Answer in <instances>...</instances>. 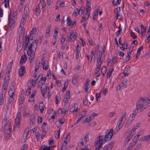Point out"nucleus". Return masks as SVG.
I'll return each mask as SVG.
<instances>
[{
  "instance_id": "1",
  "label": "nucleus",
  "mask_w": 150,
  "mask_h": 150,
  "mask_svg": "<svg viewBox=\"0 0 150 150\" xmlns=\"http://www.w3.org/2000/svg\"><path fill=\"white\" fill-rule=\"evenodd\" d=\"M136 105V109L133 112L132 115H130L132 118H134L135 116L138 113V109H140L141 111H142L150 106V99L145 97H141L137 102Z\"/></svg>"
},
{
  "instance_id": "2",
  "label": "nucleus",
  "mask_w": 150,
  "mask_h": 150,
  "mask_svg": "<svg viewBox=\"0 0 150 150\" xmlns=\"http://www.w3.org/2000/svg\"><path fill=\"white\" fill-rule=\"evenodd\" d=\"M2 130L6 131L10 133L11 131V122L6 119H4L2 121Z\"/></svg>"
},
{
  "instance_id": "3",
  "label": "nucleus",
  "mask_w": 150,
  "mask_h": 150,
  "mask_svg": "<svg viewBox=\"0 0 150 150\" xmlns=\"http://www.w3.org/2000/svg\"><path fill=\"white\" fill-rule=\"evenodd\" d=\"M107 140H105V136H99V138H98L97 141L95 142V144L96 145H98V146H96V148L94 150H99L101 148L104 142H107Z\"/></svg>"
},
{
  "instance_id": "4",
  "label": "nucleus",
  "mask_w": 150,
  "mask_h": 150,
  "mask_svg": "<svg viewBox=\"0 0 150 150\" xmlns=\"http://www.w3.org/2000/svg\"><path fill=\"white\" fill-rule=\"evenodd\" d=\"M18 14V12L16 11L13 13V16H12L10 14L8 15L9 24L11 26L13 23H14L16 21L17 16Z\"/></svg>"
},
{
  "instance_id": "5",
  "label": "nucleus",
  "mask_w": 150,
  "mask_h": 150,
  "mask_svg": "<svg viewBox=\"0 0 150 150\" xmlns=\"http://www.w3.org/2000/svg\"><path fill=\"white\" fill-rule=\"evenodd\" d=\"M21 112H18L16 116L15 120V123L14 125V128H18L21 122Z\"/></svg>"
},
{
  "instance_id": "6",
  "label": "nucleus",
  "mask_w": 150,
  "mask_h": 150,
  "mask_svg": "<svg viewBox=\"0 0 150 150\" xmlns=\"http://www.w3.org/2000/svg\"><path fill=\"white\" fill-rule=\"evenodd\" d=\"M113 134L112 129H110L107 131L105 134V140L107 141L110 140L112 138Z\"/></svg>"
},
{
  "instance_id": "7",
  "label": "nucleus",
  "mask_w": 150,
  "mask_h": 150,
  "mask_svg": "<svg viewBox=\"0 0 150 150\" xmlns=\"http://www.w3.org/2000/svg\"><path fill=\"white\" fill-rule=\"evenodd\" d=\"M26 71L25 66L21 65L19 70L18 74L20 77H22L24 75Z\"/></svg>"
},
{
  "instance_id": "8",
  "label": "nucleus",
  "mask_w": 150,
  "mask_h": 150,
  "mask_svg": "<svg viewBox=\"0 0 150 150\" xmlns=\"http://www.w3.org/2000/svg\"><path fill=\"white\" fill-rule=\"evenodd\" d=\"M78 105L77 104H75L74 105L70 108V111L71 112H73V114L76 115L77 114V112H78Z\"/></svg>"
},
{
  "instance_id": "9",
  "label": "nucleus",
  "mask_w": 150,
  "mask_h": 150,
  "mask_svg": "<svg viewBox=\"0 0 150 150\" xmlns=\"http://www.w3.org/2000/svg\"><path fill=\"white\" fill-rule=\"evenodd\" d=\"M125 114L122 116V117L121 118V120H120V123L119 124V125L116 127L115 128V129L114 131V133L115 134H116L120 130V129L122 127H120V124L121 123V122L124 119V120H125L126 119V116L125 115Z\"/></svg>"
},
{
  "instance_id": "10",
  "label": "nucleus",
  "mask_w": 150,
  "mask_h": 150,
  "mask_svg": "<svg viewBox=\"0 0 150 150\" xmlns=\"http://www.w3.org/2000/svg\"><path fill=\"white\" fill-rule=\"evenodd\" d=\"M41 89L42 93H45L47 91V90H48L49 91H50L49 87H47L46 84H44L43 83L42 85L41 86Z\"/></svg>"
},
{
  "instance_id": "11",
  "label": "nucleus",
  "mask_w": 150,
  "mask_h": 150,
  "mask_svg": "<svg viewBox=\"0 0 150 150\" xmlns=\"http://www.w3.org/2000/svg\"><path fill=\"white\" fill-rule=\"evenodd\" d=\"M127 81H128L127 79H124L120 83L121 87L123 88H126L128 84Z\"/></svg>"
},
{
  "instance_id": "12",
  "label": "nucleus",
  "mask_w": 150,
  "mask_h": 150,
  "mask_svg": "<svg viewBox=\"0 0 150 150\" xmlns=\"http://www.w3.org/2000/svg\"><path fill=\"white\" fill-rule=\"evenodd\" d=\"M6 92L4 93V94L3 93H1L0 95V105H2L4 103V99L5 98V94Z\"/></svg>"
},
{
  "instance_id": "13",
  "label": "nucleus",
  "mask_w": 150,
  "mask_h": 150,
  "mask_svg": "<svg viewBox=\"0 0 150 150\" xmlns=\"http://www.w3.org/2000/svg\"><path fill=\"white\" fill-rule=\"evenodd\" d=\"M10 96V98H9L8 99V102L7 103V104H6V107L7 108V109H8L9 107H8V106L9 104H11L13 100V96L14 95H11V94H10V95H9Z\"/></svg>"
},
{
  "instance_id": "14",
  "label": "nucleus",
  "mask_w": 150,
  "mask_h": 150,
  "mask_svg": "<svg viewBox=\"0 0 150 150\" xmlns=\"http://www.w3.org/2000/svg\"><path fill=\"white\" fill-rule=\"evenodd\" d=\"M27 60V57L26 55H23L21 57V60L20 62V64H22L25 63Z\"/></svg>"
},
{
  "instance_id": "15",
  "label": "nucleus",
  "mask_w": 150,
  "mask_h": 150,
  "mask_svg": "<svg viewBox=\"0 0 150 150\" xmlns=\"http://www.w3.org/2000/svg\"><path fill=\"white\" fill-rule=\"evenodd\" d=\"M38 41V40H35L30 46V48L31 47H33L36 49L37 47Z\"/></svg>"
},
{
  "instance_id": "16",
  "label": "nucleus",
  "mask_w": 150,
  "mask_h": 150,
  "mask_svg": "<svg viewBox=\"0 0 150 150\" xmlns=\"http://www.w3.org/2000/svg\"><path fill=\"white\" fill-rule=\"evenodd\" d=\"M34 35V34H33V35H30H30L28 36H27V35H26L25 36V42L28 41V42H29L30 40H33L34 39L33 37Z\"/></svg>"
},
{
  "instance_id": "17",
  "label": "nucleus",
  "mask_w": 150,
  "mask_h": 150,
  "mask_svg": "<svg viewBox=\"0 0 150 150\" xmlns=\"http://www.w3.org/2000/svg\"><path fill=\"white\" fill-rule=\"evenodd\" d=\"M141 28L142 30V36H144L146 32V28H145L143 25H141Z\"/></svg>"
},
{
  "instance_id": "18",
  "label": "nucleus",
  "mask_w": 150,
  "mask_h": 150,
  "mask_svg": "<svg viewBox=\"0 0 150 150\" xmlns=\"http://www.w3.org/2000/svg\"><path fill=\"white\" fill-rule=\"evenodd\" d=\"M11 85L13 86V87L9 90L8 93L9 95H10V94L11 93V95H14V93L15 92V89L14 87V85H13V83H12Z\"/></svg>"
},
{
  "instance_id": "19",
  "label": "nucleus",
  "mask_w": 150,
  "mask_h": 150,
  "mask_svg": "<svg viewBox=\"0 0 150 150\" xmlns=\"http://www.w3.org/2000/svg\"><path fill=\"white\" fill-rule=\"evenodd\" d=\"M35 119L34 114L31 115L30 116V124L31 125H33L35 124Z\"/></svg>"
},
{
  "instance_id": "20",
  "label": "nucleus",
  "mask_w": 150,
  "mask_h": 150,
  "mask_svg": "<svg viewBox=\"0 0 150 150\" xmlns=\"http://www.w3.org/2000/svg\"><path fill=\"white\" fill-rule=\"evenodd\" d=\"M51 25L50 24L48 25V28H47L46 30V32L45 34V36L48 37L50 36V32L51 28Z\"/></svg>"
},
{
  "instance_id": "21",
  "label": "nucleus",
  "mask_w": 150,
  "mask_h": 150,
  "mask_svg": "<svg viewBox=\"0 0 150 150\" xmlns=\"http://www.w3.org/2000/svg\"><path fill=\"white\" fill-rule=\"evenodd\" d=\"M134 120V118H132L131 117V116H130L129 120L128 121L127 124L125 126V127H127L129 126L131 124L132 121Z\"/></svg>"
},
{
  "instance_id": "22",
  "label": "nucleus",
  "mask_w": 150,
  "mask_h": 150,
  "mask_svg": "<svg viewBox=\"0 0 150 150\" xmlns=\"http://www.w3.org/2000/svg\"><path fill=\"white\" fill-rule=\"evenodd\" d=\"M45 108V105L43 102L40 103L39 105V109L41 113H43Z\"/></svg>"
},
{
  "instance_id": "23",
  "label": "nucleus",
  "mask_w": 150,
  "mask_h": 150,
  "mask_svg": "<svg viewBox=\"0 0 150 150\" xmlns=\"http://www.w3.org/2000/svg\"><path fill=\"white\" fill-rule=\"evenodd\" d=\"M113 145L111 144H109L105 146L103 150H111Z\"/></svg>"
},
{
  "instance_id": "24",
  "label": "nucleus",
  "mask_w": 150,
  "mask_h": 150,
  "mask_svg": "<svg viewBox=\"0 0 150 150\" xmlns=\"http://www.w3.org/2000/svg\"><path fill=\"white\" fill-rule=\"evenodd\" d=\"M50 146L47 147L45 146L44 145H43L40 148V150H50Z\"/></svg>"
},
{
  "instance_id": "25",
  "label": "nucleus",
  "mask_w": 150,
  "mask_h": 150,
  "mask_svg": "<svg viewBox=\"0 0 150 150\" xmlns=\"http://www.w3.org/2000/svg\"><path fill=\"white\" fill-rule=\"evenodd\" d=\"M7 85L8 83H7V81H6L5 83H4V85L2 88V93H3V94H4V92L3 91L5 90L6 89ZM5 92H4V93Z\"/></svg>"
},
{
  "instance_id": "26",
  "label": "nucleus",
  "mask_w": 150,
  "mask_h": 150,
  "mask_svg": "<svg viewBox=\"0 0 150 150\" xmlns=\"http://www.w3.org/2000/svg\"><path fill=\"white\" fill-rule=\"evenodd\" d=\"M107 67L106 66H104L101 69V72L103 75H104L106 72L107 70Z\"/></svg>"
},
{
  "instance_id": "27",
  "label": "nucleus",
  "mask_w": 150,
  "mask_h": 150,
  "mask_svg": "<svg viewBox=\"0 0 150 150\" xmlns=\"http://www.w3.org/2000/svg\"><path fill=\"white\" fill-rule=\"evenodd\" d=\"M69 142V140H65V139L64 140V141L62 144V148H64V149H65V147L67 146V144Z\"/></svg>"
},
{
  "instance_id": "28",
  "label": "nucleus",
  "mask_w": 150,
  "mask_h": 150,
  "mask_svg": "<svg viewBox=\"0 0 150 150\" xmlns=\"http://www.w3.org/2000/svg\"><path fill=\"white\" fill-rule=\"evenodd\" d=\"M28 50L27 52V53L28 54H29L30 55H31L33 53V50H32V49H33L34 48L33 47H31L30 48V46L28 47Z\"/></svg>"
},
{
  "instance_id": "29",
  "label": "nucleus",
  "mask_w": 150,
  "mask_h": 150,
  "mask_svg": "<svg viewBox=\"0 0 150 150\" xmlns=\"http://www.w3.org/2000/svg\"><path fill=\"white\" fill-rule=\"evenodd\" d=\"M68 84V81H66L64 85V87L62 89V91L63 93L67 89V86Z\"/></svg>"
},
{
  "instance_id": "30",
  "label": "nucleus",
  "mask_w": 150,
  "mask_h": 150,
  "mask_svg": "<svg viewBox=\"0 0 150 150\" xmlns=\"http://www.w3.org/2000/svg\"><path fill=\"white\" fill-rule=\"evenodd\" d=\"M114 69H112L108 71V72L107 73V78H109L111 76L112 73Z\"/></svg>"
},
{
  "instance_id": "31",
  "label": "nucleus",
  "mask_w": 150,
  "mask_h": 150,
  "mask_svg": "<svg viewBox=\"0 0 150 150\" xmlns=\"http://www.w3.org/2000/svg\"><path fill=\"white\" fill-rule=\"evenodd\" d=\"M89 13L87 12L86 13H84L83 16V18L86 20H87L89 17Z\"/></svg>"
},
{
  "instance_id": "32",
  "label": "nucleus",
  "mask_w": 150,
  "mask_h": 150,
  "mask_svg": "<svg viewBox=\"0 0 150 150\" xmlns=\"http://www.w3.org/2000/svg\"><path fill=\"white\" fill-rule=\"evenodd\" d=\"M100 69V68L98 69V68H96L95 72V74H96V77H98L100 76V73L99 72V71Z\"/></svg>"
},
{
  "instance_id": "33",
  "label": "nucleus",
  "mask_w": 150,
  "mask_h": 150,
  "mask_svg": "<svg viewBox=\"0 0 150 150\" xmlns=\"http://www.w3.org/2000/svg\"><path fill=\"white\" fill-rule=\"evenodd\" d=\"M26 20L22 18L21 23V27L22 28L24 27V24L26 22Z\"/></svg>"
},
{
  "instance_id": "34",
  "label": "nucleus",
  "mask_w": 150,
  "mask_h": 150,
  "mask_svg": "<svg viewBox=\"0 0 150 150\" xmlns=\"http://www.w3.org/2000/svg\"><path fill=\"white\" fill-rule=\"evenodd\" d=\"M129 68L128 67L125 69L123 72V74H124L125 76H127L129 74V72L128 70L129 69Z\"/></svg>"
},
{
  "instance_id": "35",
  "label": "nucleus",
  "mask_w": 150,
  "mask_h": 150,
  "mask_svg": "<svg viewBox=\"0 0 150 150\" xmlns=\"http://www.w3.org/2000/svg\"><path fill=\"white\" fill-rule=\"evenodd\" d=\"M147 137L145 136L141 138L139 140L141 141H149V139H147Z\"/></svg>"
},
{
  "instance_id": "36",
  "label": "nucleus",
  "mask_w": 150,
  "mask_h": 150,
  "mask_svg": "<svg viewBox=\"0 0 150 150\" xmlns=\"http://www.w3.org/2000/svg\"><path fill=\"white\" fill-rule=\"evenodd\" d=\"M128 44V43H125L122 45V47H120L121 48H123V49H122V51H124L127 48V46Z\"/></svg>"
},
{
  "instance_id": "37",
  "label": "nucleus",
  "mask_w": 150,
  "mask_h": 150,
  "mask_svg": "<svg viewBox=\"0 0 150 150\" xmlns=\"http://www.w3.org/2000/svg\"><path fill=\"white\" fill-rule=\"evenodd\" d=\"M67 25L68 26H70L72 22L71 21V19L69 16H68L67 19Z\"/></svg>"
},
{
  "instance_id": "38",
  "label": "nucleus",
  "mask_w": 150,
  "mask_h": 150,
  "mask_svg": "<svg viewBox=\"0 0 150 150\" xmlns=\"http://www.w3.org/2000/svg\"><path fill=\"white\" fill-rule=\"evenodd\" d=\"M39 7H36L35 9V13L36 16H38L40 12H39Z\"/></svg>"
},
{
  "instance_id": "39",
  "label": "nucleus",
  "mask_w": 150,
  "mask_h": 150,
  "mask_svg": "<svg viewBox=\"0 0 150 150\" xmlns=\"http://www.w3.org/2000/svg\"><path fill=\"white\" fill-rule=\"evenodd\" d=\"M40 63L39 62L38 63H36L35 65V72L37 71V70L38 69L40 65Z\"/></svg>"
},
{
  "instance_id": "40",
  "label": "nucleus",
  "mask_w": 150,
  "mask_h": 150,
  "mask_svg": "<svg viewBox=\"0 0 150 150\" xmlns=\"http://www.w3.org/2000/svg\"><path fill=\"white\" fill-rule=\"evenodd\" d=\"M134 133H135L133 132L132 131H130L129 133L128 134L127 137H128L129 139H131Z\"/></svg>"
},
{
  "instance_id": "41",
  "label": "nucleus",
  "mask_w": 150,
  "mask_h": 150,
  "mask_svg": "<svg viewBox=\"0 0 150 150\" xmlns=\"http://www.w3.org/2000/svg\"><path fill=\"white\" fill-rule=\"evenodd\" d=\"M72 83L74 84H76L77 83V78L75 75L73 76L72 78Z\"/></svg>"
},
{
  "instance_id": "42",
  "label": "nucleus",
  "mask_w": 150,
  "mask_h": 150,
  "mask_svg": "<svg viewBox=\"0 0 150 150\" xmlns=\"http://www.w3.org/2000/svg\"><path fill=\"white\" fill-rule=\"evenodd\" d=\"M23 46H21L20 44L18 45H17V51L18 52H20L22 50Z\"/></svg>"
},
{
  "instance_id": "43",
  "label": "nucleus",
  "mask_w": 150,
  "mask_h": 150,
  "mask_svg": "<svg viewBox=\"0 0 150 150\" xmlns=\"http://www.w3.org/2000/svg\"><path fill=\"white\" fill-rule=\"evenodd\" d=\"M95 55L94 54V52L93 50L91 51V61H92L95 59Z\"/></svg>"
},
{
  "instance_id": "44",
  "label": "nucleus",
  "mask_w": 150,
  "mask_h": 150,
  "mask_svg": "<svg viewBox=\"0 0 150 150\" xmlns=\"http://www.w3.org/2000/svg\"><path fill=\"white\" fill-rule=\"evenodd\" d=\"M130 56L129 55V54L127 55L126 58L123 61V62L124 63H125L126 62H127L129 59L130 58Z\"/></svg>"
},
{
  "instance_id": "45",
  "label": "nucleus",
  "mask_w": 150,
  "mask_h": 150,
  "mask_svg": "<svg viewBox=\"0 0 150 150\" xmlns=\"http://www.w3.org/2000/svg\"><path fill=\"white\" fill-rule=\"evenodd\" d=\"M10 133L6 132L5 133V139H9L10 137Z\"/></svg>"
},
{
  "instance_id": "46",
  "label": "nucleus",
  "mask_w": 150,
  "mask_h": 150,
  "mask_svg": "<svg viewBox=\"0 0 150 150\" xmlns=\"http://www.w3.org/2000/svg\"><path fill=\"white\" fill-rule=\"evenodd\" d=\"M37 30L36 28H33L32 30H31L30 32V35L32 34V35H33V34L35 35L34 33H35Z\"/></svg>"
},
{
  "instance_id": "47",
  "label": "nucleus",
  "mask_w": 150,
  "mask_h": 150,
  "mask_svg": "<svg viewBox=\"0 0 150 150\" xmlns=\"http://www.w3.org/2000/svg\"><path fill=\"white\" fill-rule=\"evenodd\" d=\"M69 99V96H66L64 98L63 101L65 103H67Z\"/></svg>"
},
{
  "instance_id": "48",
  "label": "nucleus",
  "mask_w": 150,
  "mask_h": 150,
  "mask_svg": "<svg viewBox=\"0 0 150 150\" xmlns=\"http://www.w3.org/2000/svg\"><path fill=\"white\" fill-rule=\"evenodd\" d=\"M24 97L23 96H21L19 100V102L20 104H22L24 101Z\"/></svg>"
},
{
  "instance_id": "49",
  "label": "nucleus",
  "mask_w": 150,
  "mask_h": 150,
  "mask_svg": "<svg viewBox=\"0 0 150 150\" xmlns=\"http://www.w3.org/2000/svg\"><path fill=\"white\" fill-rule=\"evenodd\" d=\"M42 11H45V7L46 6V4L45 1H43L42 3Z\"/></svg>"
},
{
  "instance_id": "50",
  "label": "nucleus",
  "mask_w": 150,
  "mask_h": 150,
  "mask_svg": "<svg viewBox=\"0 0 150 150\" xmlns=\"http://www.w3.org/2000/svg\"><path fill=\"white\" fill-rule=\"evenodd\" d=\"M43 63V69L45 70H47L48 68V66L46 64L45 62H44Z\"/></svg>"
},
{
  "instance_id": "51",
  "label": "nucleus",
  "mask_w": 150,
  "mask_h": 150,
  "mask_svg": "<svg viewBox=\"0 0 150 150\" xmlns=\"http://www.w3.org/2000/svg\"><path fill=\"white\" fill-rule=\"evenodd\" d=\"M28 149V145L27 144H25L22 146L21 148V150H27Z\"/></svg>"
},
{
  "instance_id": "52",
  "label": "nucleus",
  "mask_w": 150,
  "mask_h": 150,
  "mask_svg": "<svg viewBox=\"0 0 150 150\" xmlns=\"http://www.w3.org/2000/svg\"><path fill=\"white\" fill-rule=\"evenodd\" d=\"M84 142H87L88 140V136H85L82 140Z\"/></svg>"
},
{
  "instance_id": "53",
  "label": "nucleus",
  "mask_w": 150,
  "mask_h": 150,
  "mask_svg": "<svg viewBox=\"0 0 150 150\" xmlns=\"http://www.w3.org/2000/svg\"><path fill=\"white\" fill-rule=\"evenodd\" d=\"M88 100L87 98H86L85 99L83 100V105H86L88 104Z\"/></svg>"
},
{
  "instance_id": "54",
  "label": "nucleus",
  "mask_w": 150,
  "mask_h": 150,
  "mask_svg": "<svg viewBox=\"0 0 150 150\" xmlns=\"http://www.w3.org/2000/svg\"><path fill=\"white\" fill-rule=\"evenodd\" d=\"M65 41V38L64 37L63 35H62L61 40V43L62 45H63Z\"/></svg>"
},
{
  "instance_id": "55",
  "label": "nucleus",
  "mask_w": 150,
  "mask_h": 150,
  "mask_svg": "<svg viewBox=\"0 0 150 150\" xmlns=\"http://www.w3.org/2000/svg\"><path fill=\"white\" fill-rule=\"evenodd\" d=\"M31 89V88L30 87H29L28 89H27L26 95L27 96H28L30 94Z\"/></svg>"
},
{
  "instance_id": "56",
  "label": "nucleus",
  "mask_w": 150,
  "mask_h": 150,
  "mask_svg": "<svg viewBox=\"0 0 150 150\" xmlns=\"http://www.w3.org/2000/svg\"><path fill=\"white\" fill-rule=\"evenodd\" d=\"M97 9V11L95 13H94L93 14V20H96V18H95V17H96V15H98V9Z\"/></svg>"
},
{
  "instance_id": "57",
  "label": "nucleus",
  "mask_w": 150,
  "mask_h": 150,
  "mask_svg": "<svg viewBox=\"0 0 150 150\" xmlns=\"http://www.w3.org/2000/svg\"><path fill=\"white\" fill-rule=\"evenodd\" d=\"M130 34L131 36L133 38L136 39L137 38L134 33L132 31L130 32Z\"/></svg>"
},
{
  "instance_id": "58",
  "label": "nucleus",
  "mask_w": 150,
  "mask_h": 150,
  "mask_svg": "<svg viewBox=\"0 0 150 150\" xmlns=\"http://www.w3.org/2000/svg\"><path fill=\"white\" fill-rule=\"evenodd\" d=\"M91 120V119H88V118H86L84 120L83 123H85L87 122H89Z\"/></svg>"
},
{
  "instance_id": "59",
  "label": "nucleus",
  "mask_w": 150,
  "mask_h": 150,
  "mask_svg": "<svg viewBox=\"0 0 150 150\" xmlns=\"http://www.w3.org/2000/svg\"><path fill=\"white\" fill-rule=\"evenodd\" d=\"M78 8H77L76 10H74L73 13V14L74 16H77L78 14Z\"/></svg>"
},
{
  "instance_id": "60",
  "label": "nucleus",
  "mask_w": 150,
  "mask_h": 150,
  "mask_svg": "<svg viewBox=\"0 0 150 150\" xmlns=\"http://www.w3.org/2000/svg\"><path fill=\"white\" fill-rule=\"evenodd\" d=\"M120 10V7H118L115 8L114 10V12L115 13H117Z\"/></svg>"
},
{
  "instance_id": "61",
  "label": "nucleus",
  "mask_w": 150,
  "mask_h": 150,
  "mask_svg": "<svg viewBox=\"0 0 150 150\" xmlns=\"http://www.w3.org/2000/svg\"><path fill=\"white\" fill-rule=\"evenodd\" d=\"M143 49V47L142 46L138 50L137 53L141 54V51Z\"/></svg>"
},
{
  "instance_id": "62",
  "label": "nucleus",
  "mask_w": 150,
  "mask_h": 150,
  "mask_svg": "<svg viewBox=\"0 0 150 150\" xmlns=\"http://www.w3.org/2000/svg\"><path fill=\"white\" fill-rule=\"evenodd\" d=\"M115 114V112H110L109 114V117H111L113 116Z\"/></svg>"
},
{
  "instance_id": "63",
  "label": "nucleus",
  "mask_w": 150,
  "mask_h": 150,
  "mask_svg": "<svg viewBox=\"0 0 150 150\" xmlns=\"http://www.w3.org/2000/svg\"><path fill=\"white\" fill-rule=\"evenodd\" d=\"M100 94L99 93H97L96 94V100H98V98L100 97Z\"/></svg>"
},
{
  "instance_id": "64",
  "label": "nucleus",
  "mask_w": 150,
  "mask_h": 150,
  "mask_svg": "<svg viewBox=\"0 0 150 150\" xmlns=\"http://www.w3.org/2000/svg\"><path fill=\"white\" fill-rule=\"evenodd\" d=\"M108 89L107 88H105L104 89L103 92V94L104 95H106V94L108 93Z\"/></svg>"
}]
</instances>
